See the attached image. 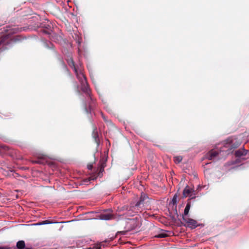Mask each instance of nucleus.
<instances>
[{
    "mask_svg": "<svg viewBox=\"0 0 249 249\" xmlns=\"http://www.w3.org/2000/svg\"><path fill=\"white\" fill-rule=\"evenodd\" d=\"M92 136L93 138L94 139L95 142L96 143H98L99 139V136L98 134V132L97 130V129L95 128L93 130L92 132Z\"/></svg>",
    "mask_w": 249,
    "mask_h": 249,
    "instance_id": "obj_12",
    "label": "nucleus"
},
{
    "mask_svg": "<svg viewBox=\"0 0 249 249\" xmlns=\"http://www.w3.org/2000/svg\"><path fill=\"white\" fill-rule=\"evenodd\" d=\"M106 166V162H102L101 163V165H100V167H104V168H105Z\"/></svg>",
    "mask_w": 249,
    "mask_h": 249,
    "instance_id": "obj_23",
    "label": "nucleus"
},
{
    "mask_svg": "<svg viewBox=\"0 0 249 249\" xmlns=\"http://www.w3.org/2000/svg\"><path fill=\"white\" fill-rule=\"evenodd\" d=\"M20 40V37L18 36H15V37L14 38V40L15 41H18Z\"/></svg>",
    "mask_w": 249,
    "mask_h": 249,
    "instance_id": "obj_22",
    "label": "nucleus"
},
{
    "mask_svg": "<svg viewBox=\"0 0 249 249\" xmlns=\"http://www.w3.org/2000/svg\"><path fill=\"white\" fill-rule=\"evenodd\" d=\"M148 197L146 195L142 193L139 200L135 204H131L129 210L138 213L148 207Z\"/></svg>",
    "mask_w": 249,
    "mask_h": 249,
    "instance_id": "obj_2",
    "label": "nucleus"
},
{
    "mask_svg": "<svg viewBox=\"0 0 249 249\" xmlns=\"http://www.w3.org/2000/svg\"><path fill=\"white\" fill-rule=\"evenodd\" d=\"M76 76L81 83L82 91L87 96V99L85 105V110L87 113H90L95 107V100L91 94L90 89L87 83V79L82 71H80L79 74H77Z\"/></svg>",
    "mask_w": 249,
    "mask_h": 249,
    "instance_id": "obj_1",
    "label": "nucleus"
},
{
    "mask_svg": "<svg viewBox=\"0 0 249 249\" xmlns=\"http://www.w3.org/2000/svg\"><path fill=\"white\" fill-rule=\"evenodd\" d=\"M182 160V158L181 156H177L174 157V160L176 163H180Z\"/></svg>",
    "mask_w": 249,
    "mask_h": 249,
    "instance_id": "obj_16",
    "label": "nucleus"
},
{
    "mask_svg": "<svg viewBox=\"0 0 249 249\" xmlns=\"http://www.w3.org/2000/svg\"><path fill=\"white\" fill-rule=\"evenodd\" d=\"M92 167H93V166H92V165H91V164H89V165H88V169H89V170H91V169H92Z\"/></svg>",
    "mask_w": 249,
    "mask_h": 249,
    "instance_id": "obj_24",
    "label": "nucleus"
},
{
    "mask_svg": "<svg viewBox=\"0 0 249 249\" xmlns=\"http://www.w3.org/2000/svg\"><path fill=\"white\" fill-rule=\"evenodd\" d=\"M8 154L13 159L17 160L23 159L22 155L18 150L12 149L6 145L0 144V154Z\"/></svg>",
    "mask_w": 249,
    "mask_h": 249,
    "instance_id": "obj_3",
    "label": "nucleus"
},
{
    "mask_svg": "<svg viewBox=\"0 0 249 249\" xmlns=\"http://www.w3.org/2000/svg\"><path fill=\"white\" fill-rule=\"evenodd\" d=\"M17 249L14 248V249H33L30 248H26L25 242L23 240H20L17 243L16 245Z\"/></svg>",
    "mask_w": 249,
    "mask_h": 249,
    "instance_id": "obj_10",
    "label": "nucleus"
},
{
    "mask_svg": "<svg viewBox=\"0 0 249 249\" xmlns=\"http://www.w3.org/2000/svg\"><path fill=\"white\" fill-rule=\"evenodd\" d=\"M0 249H12V248L7 246H0Z\"/></svg>",
    "mask_w": 249,
    "mask_h": 249,
    "instance_id": "obj_21",
    "label": "nucleus"
},
{
    "mask_svg": "<svg viewBox=\"0 0 249 249\" xmlns=\"http://www.w3.org/2000/svg\"><path fill=\"white\" fill-rule=\"evenodd\" d=\"M191 192V190L188 188V186H187L183 190V196L186 197H187Z\"/></svg>",
    "mask_w": 249,
    "mask_h": 249,
    "instance_id": "obj_13",
    "label": "nucleus"
},
{
    "mask_svg": "<svg viewBox=\"0 0 249 249\" xmlns=\"http://www.w3.org/2000/svg\"><path fill=\"white\" fill-rule=\"evenodd\" d=\"M127 231H120L119 233H121L122 234L124 235V234H125L126 232Z\"/></svg>",
    "mask_w": 249,
    "mask_h": 249,
    "instance_id": "obj_25",
    "label": "nucleus"
},
{
    "mask_svg": "<svg viewBox=\"0 0 249 249\" xmlns=\"http://www.w3.org/2000/svg\"><path fill=\"white\" fill-rule=\"evenodd\" d=\"M177 195H175L172 199V200L173 204H175L177 203Z\"/></svg>",
    "mask_w": 249,
    "mask_h": 249,
    "instance_id": "obj_19",
    "label": "nucleus"
},
{
    "mask_svg": "<svg viewBox=\"0 0 249 249\" xmlns=\"http://www.w3.org/2000/svg\"><path fill=\"white\" fill-rule=\"evenodd\" d=\"M127 225H130L131 226L128 230L130 231L138 227L139 222L136 218L130 219L127 222Z\"/></svg>",
    "mask_w": 249,
    "mask_h": 249,
    "instance_id": "obj_8",
    "label": "nucleus"
},
{
    "mask_svg": "<svg viewBox=\"0 0 249 249\" xmlns=\"http://www.w3.org/2000/svg\"><path fill=\"white\" fill-rule=\"evenodd\" d=\"M11 41V36L10 34L2 36L0 38V50L3 51L7 49V46L10 44Z\"/></svg>",
    "mask_w": 249,
    "mask_h": 249,
    "instance_id": "obj_4",
    "label": "nucleus"
},
{
    "mask_svg": "<svg viewBox=\"0 0 249 249\" xmlns=\"http://www.w3.org/2000/svg\"><path fill=\"white\" fill-rule=\"evenodd\" d=\"M102 116H103V118L104 120L105 121H106V117H105L104 116H103V115H102Z\"/></svg>",
    "mask_w": 249,
    "mask_h": 249,
    "instance_id": "obj_26",
    "label": "nucleus"
},
{
    "mask_svg": "<svg viewBox=\"0 0 249 249\" xmlns=\"http://www.w3.org/2000/svg\"><path fill=\"white\" fill-rule=\"evenodd\" d=\"M167 236V234L165 233H160L158 235L156 236V237L158 238H164Z\"/></svg>",
    "mask_w": 249,
    "mask_h": 249,
    "instance_id": "obj_18",
    "label": "nucleus"
},
{
    "mask_svg": "<svg viewBox=\"0 0 249 249\" xmlns=\"http://www.w3.org/2000/svg\"><path fill=\"white\" fill-rule=\"evenodd\" d=\"M112 211L110 209L106 210L104 213H101L99 215L100 219L105 220H109L115 219V215L112 213Z\"/></svg>",
    "mask_w": 249,
    "mask_h": 249,
    "instance_id": "obj_5",
    "label": "nucleus"
},
{
    "mask_svg": "<svg viewBox=\"0 0 249 249\" xmlns=\"http://www.w3.org/2000/svg\"><path fill=\"white\" fill-rule=\"evenodd\" d=\"M66 60H67V62L69 66L71 68L73 69L76 76L77 75V74H79L80 71H81V70H78L77 67L75 65V63H74L72 58L71 56H69L68 57Z\"/></svg>",
    "mask_w": 249,
    "mask_h": 249,
    "instance_id": "obj_7",
    "label": "nucleus"
},
{
    "mask_svg": "<svg viewBox=\"0 0 249 249\" xmlns=\"http://www.w3.org/2000/svg\"><path fill=\"white\" fill-rule=\"evenodd\" d=\"M248 151L244 148L239 149L235 152V155L237 157H240L247 154Z\"/></svg>",
    "mask_w": 249,
    "mask_h": 249,
    "instance_id": "obj_11",
    "label": "nucleus"
},
{
    "mask_svg": "<svg viewBox=\"0 0 249 249\" xmlns=\"http://www.w3.org/2000/svg\"><path fill=\"white\" fill-rule=\"evenodd\" d=\"M183 220L185 222L184 225L185 226L188 227L191 229H195L198 226L197 221L192 218H186L184 216H182Z\"/></svg>",
    "mask_w": 249,
    "mask_h": 249,
    "instance_id": "obj_6",
    "label": "nucleus"
},
{
    "mask_svg": "<svg viewBox=\"0 0 249 249\" xmlns=\"http://www.w3.org/2000/svg\"><path fill=\"white\" fill-rule=\"evenodd\" d=\"M52 222H51L49 220H45V221H42L41 223H38V225L47 224H50Z\"/></svg>",
    "mask_w": 249,
    "mask_h": 249,
    "instance_id": "obj_20",
    "label": "nucleus"
},
{
    "mask_svg": "<svg viewBox=\"0 0 249 249\" xmlns=\"http://www.w3.org/2000/svg\"><path fill=\"white\" fill-rule=\"evenodd\" d=\"M218 155V152L215 150H212L208 152L205 157L209 160H212Z\"/></svg>",
    "mask_w": 249,
    "mask_h": 249,
    "instance_id": "obj_9",
    "label": "nucleus"
},
{
    "mask_svg": "<svg viewBox=\"0 0 249 249\" xmlns=\"http://www.w3.org/2000/svg\"><path fill=\"white\" fill-rule=\"evenodd\" d=\"M97 172H98V176H102L103 172H104V167H100L97 169Z\"/></svg>",
    "mask_w": 249,
    "mask_h": 249,
    "instance_id": "obj_15",
    "label": "nucleus"
},
{
    "mask_svg": "<svg viewBox=\"0 0 249 249\" xmlns=\"http://www.w3.org/2000/svg\"><path fill=\"white\" fill-rule=\"evenodd\" d=\"M130 209V207H128V206H123L122 207L120 210H119V211H130L131 210H129Z\"/></svg>",
    "mask_w": 249,
    "mask_h": 249,
    "instance_id": "obj_17",
    "label": "nucleus"
},
{
    "mask_svg": "<svg viewBox=\"0 0 249 249\" xmlns=\"http://www.w3.org/2000/svg\"><path fill=\"white\" fill-rule=\"evenodd\" d=\"M190 207H191L190 203H188L185 207V209H184V214L182 215V216H184L185 217L186 215H187L188 214Z\"/></svg>",
    "mask_w": 249,
    "mask_h": 249,
    "instance_id": "obj_14",
    "label": "nucleus"
}]
</instances>
